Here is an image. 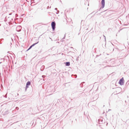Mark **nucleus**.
Listing matches in <instances>:
<instances>
[{
  "instance_id": "1",
  "label": "nucleus",
  "mask_w": 129,
  "mask_h": 129,
  "mask_svg": "<svg viewBox=\"0 0 129 129\" xmlns=\"http://www.w3.org/2000/svg\"><path fill=\"white\" fill-rule=\"evenodd\" d=\"M48 4L47 2L46 3L44 4V7L42 9L43 11L45 13H48Z\"/></svg>"
},
{
  "instance_id": "2",
  "label": "nucleus",
  "mask_w": 129,
  "mask_h": 129,
  "mask_svg": "<svg viewBox=\"0 0 129 129\" xmlns=\"http://www.w3.org/2000/svg\"><path fill=\"white\" fill-rule=\"evenodd\" d=\"M124 82L123 78H122L119 81V83L121 85H122Z\"/></svg>"
},
{
  "instance_id": "3",
  "label": "nucleus",
  "mask_w": 129,
  "mask_h": 129,
  "mask_svg": "<svg viewBox=\"0 0 129 129\" xmlns=\"http://www.w3.org/2000/svg\"><path fill=\"white\" fill-rule=\"evenodd\" d=\"M22 27L21 26H17L16 28V30L18 31H20Z\"/></svg>"
},
{
  "instance_id": "4",
  "label": "nucleus",
  "mask_w": 129,
  "mask_h": 129,
  "mask_svg": "<svg viewBox=\"0 0 129 129\" xmlns=\"http://www.w3.org/2000/svg\"><path fill=\"white\" fill-rule=\"evenodd\" d=\"M55 26V23L54 22H53L51 23V26L53 30H54Z\"/></svg>"
},
{
  "instance_id": "5",
  "label": "nucleus",
  "mask_w": 129,
  "mask_h": 129,
  "mask_svg": "<svg viewBox=\"0 0 129 129\" xmlns=\"http://www.w3.org/2000/svg\"><path fill=\"white\" fill-rule=\"evenodd\" d=\"M101 4H102V7L103 8L105 5V0H102L101 2Z\"/></svg>"
},
{
  "instance_id": "6",
  "label": "nucleus",
  "mask_w": 129,
  "mask_h": 129,
  "mask_svg": "<svg viewBox=\"0 0 129 129\" xmlns=\"http://www.w3.org/2000/svg\"><path fill=\"white\" fill-rule=\"evenodd\" d=\"M30 84H31L30 82L29 81H28L27 82V83H26V85H27V86H28L30 85Z\"/></svg>"
},
{
  "instance_id": "7",
  "label": "nucleus",
  "mask_w": 129,
  "mask_h": 129,
  "mask_svg": "<svg viewBox=\"0 0 129 129\" xmlns=\"http://www.w3.org/2000/svg\"><path fill=\"white\" fill-rule=\"evenodd\" d=\"M44 66H42V67H41V71H43V69L44 68Z\"/></svg>"
},
{
  "instance_id": "8",
  "label": "nucleus",
  "mask_w": 129,
  "mask_h": 129,
  "mask_svg": "<svg viewBox=\"0 0 129 129\" xmlns=\"http://www.w3.org/2000/svg\"><path fill=\"white\" fill-rule=\"evenodd\" d=\"M39 42V41H38L37 43H34L33 44L31 45L32 47L34 46L35 45L38 44Z\"/></svg>"
},
{
  "instance_id": "9",
  "label": "nucleus",
  "mask_w": 129,
  "mask_h": 129,
  "mask_svg": "<svg viewBox=\"0 0 129 129\" xmlns=\"http://www.w3.org/2000/svg\"><path fill=\"white\" fill-rule=\"evenodd\" d=\"M10 18L9 17H8V19H7V18H6H6H5V20H6L7 21V20H8V22H10V20H8V19H9Z\"/></svg>"
},
{
  "instance_id": "10",
  "label": "nucleus",
  "mask_w": 129,
  "mask_h": 129,
  "mask_svg": "<svg viewBox=\"0 0 129 129\" xmlns=\"http://www.w3.org/2000/svg\"><path fill=\"white\" fill-rule=\"evenodd\" d=\"M66 66H69L70 65V63L69 62H66Z\"/></svg>"
},
{
  "instance_id": "11",
  "label": "nucleus",
  "mask_w": 129,
  "mask_h": 129,
  "mask_svg": "<svg viewBox=\"0 0 129 129\" xmlns=\"http://www.w3.org/2000/svg\"><path fill=\"white\" fill-rule=\"evenodd\" d=\"M32 47L31 46H30L29 47V48L27 49V51H28V50H30V49H31V48Z\"/></svg>"
},
{
  "instance_id": "12",
  "label": "nucleus",
  "mask_w": 129,
  "mask_h": 129,
  "mask_svg": "<svg viewBox=\"0 0 129 129\" xmlns=\"http://www.w3.org/2000/svg\"><path fill=\"white\" fill-rule=\"evenodd\" d=\"M13 12H11L9 14V15H13Z\"/></svg>"
},
{
  "instance_id": "13",
  "label": "nucleus",
  "mask_w": 129,
  "mask_h": 129,
  "mask_svg": "<svg viewBox=\"0 0 129 129\" xmlns=\"http://www.w3.org/2000/svg\"><path fill=\"white\" fill-rule=\"evenodd\" d=\"M8 111H6L5 113V114H7L8 113Z\"/></svg>"
},
{
  "instance_id": "14",
  "label": "nucleus",
  "mask_w": 129,
  "mask_h": 129,
  "mask_svg": "<svg viewBox=\"0 0 129 129\" xmlns=\"http://www.w3.org/2000/svg\"><path fill=\"white\" fill-rule=\"evenodd\" d=\"M15 11L14 10H12L11 11V12H13V13ZM13 14H14H14H13Z\"/></svg>"
},
{
  "instance_id": "15",
  "label": "nucleus",
  "mask_w": 129,
  "mask_h": 129,
  "mask_svg": "<svg viewBox=\"0 0 129 129\" xmlns=\"http://www.w3.org/2000/svg\"><path fill=\"white\" fill-rule=\"evenodd\" d=\"M16 109L17 110H18L19 109V108L18 107H16Z\"/></svg>"
},
{
  "instance_id": "16",
  "label": "nucleus",
  "mask_w": 129,
  "mask_h": 129,
  "mask_svg": "<svg viewBox=\"0 0 129 129\" xmlns=\"http://www.w3.org/2000/svg\"><path fill=\"white\" fill-rule=\"evenodd\" d=\"M28 87V86L27 85H26V88H27Z\"/></svg>"
},
{
  "instance_id": "17",
  "label": "nucleus",
  "mask_w": 129,
  "mask_h": 129,
  "mask_svg": "<svg viewBox=\"0 0 129 129\" xmlns=\"http://www.w3.org/2000/svg\"><path fill=\"white\" fill-rule=\"evenodd\" d=\"M42 77H43V78H44V77H45V76H44V75H43L42 76Z\"/></svg>"
},
{
  "instance_id": "18",
  "label": "nucleus",
  "mask_w": 129,
  "mask_h": 129,
  "mask_svg": "<svg viewBox=\"0 0 129 129\" xmlns=\"http://www.w3.org/2000/svg\"><path fill=\"white\" fill-rule=\"evenodd\" d=\"M27 89V88H25V91H26Z\"/></svg>"
},
{
  "instance_id": "19",
  "label": "nucleus",
  "mask_w": 129,
  "mask_h": 129,
  "mask_svg": "<svg viewBox=\"0 0 129 129\" xmlns=\"http://www.w3.org/2000/svg\"><path fill=\"white\" fill-rule=\"evenodd\" d=\"M10 44H11V45H12V43H11L10 42Z\"/></svg>"
},
{
  "instance_id": "20",
  "label": "nucleus",
  "mask_w": 129,
  "mask_h": 129,
  "mask_svg": "<svg viewBox=\"0 0 129 129\" xmlns=\"http://www.w3.org/2000/svg\"><path fill=\"white\" fill-rule=\"evenodd\" d=\"M11 20H13V19L12 18H11Z\"/></svg>"
},
{
  "instance_id": "21",
  "label": "nucleus",
  "mask_w": 129,
  "mask_h": 129,
  "mask_svg": "<svg viewBox=\"0 0 129 129\" xmlns=\"http://www.w3.org/2000/svg\"><path fill=\"white\" fill-rule=\"evenodd\" d=\"M11 39H12V40H13V39H12V38H11Z\"/></svg>"
},
{
  "instance_id": "22",
  "label": "nucleus",
  "mask_w": 129,
  "mask_h": 129,
  "mask_svg": "<svg viewBox=\"0 0 129 129\" xmlns=\"http://www.w3.org/2000/svg\"><path fill=\"white\" fill-rule=\"evenodd\" d=\"M3 39H2L1 40H3Z\"/></svg>"
}]
</instances>
